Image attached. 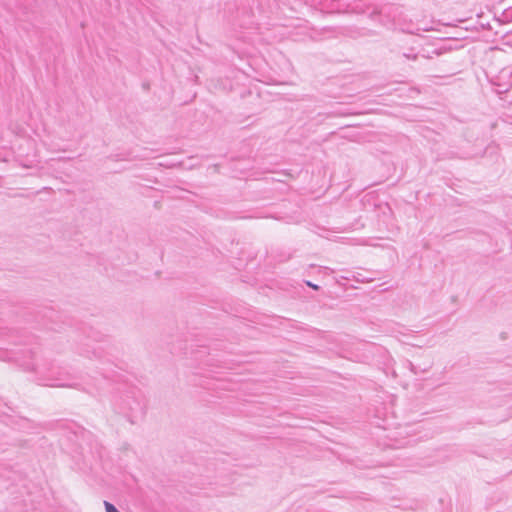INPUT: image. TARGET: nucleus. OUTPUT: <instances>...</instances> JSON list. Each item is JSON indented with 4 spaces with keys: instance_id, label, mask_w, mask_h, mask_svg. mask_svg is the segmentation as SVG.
I'll list each match as a JSON object with an SVG mask.
<instances>
[{
    "instance_id": "nucleus-1",
    "label": "nucleus",
    "mask_w": 512,
    "mask_h": 512,
    "mask_svg": "<svg viewBox=\"0 0 512 512\" xmlns=\"http://www.w3.org/2000/svg\"><path fill=\"white\" fill-rule=\"evenodd\" d=\"M21 365L29 371H34L41 376L43 385L52 387H72L71 375L54 363H43L36 365L34 362L19 360Z\"/></svg>"
},
{
    "instance_id": "nucleus-2",
    "label": "nucleus",
    "mask_w": 512,
    "mask_h": 512,
    "mask_svg": "<svg viewBox=\"0 0 512 512\" xmlns=\"http://www.w3.org/2000/svg\"><path fill=\"white\" fill-rule=\"evenodd\" d=\"M402 16V9L395 4H386L380 8H375L370 14L371 20H376L379 17V22L383 26H393Z\"/></svg>"
},
{
    "instance_id": "nucleus-3",
    "label": "nucleus",
    "mask_w": 512,
    "mask_h": 512,
    "mask_svg": "<svg viewBox=\"0 0 512 512\" xmlns=\"http://www.w3.org/2000/svg\"><path fill=\"white\" fill-rule=\"evenodd\" d=\"M326 10L330 13L348 12L349 3L347 0H329V4H326Z\"/></svg>"
},
{
    "instance_id": "nucleus-4",
    "label": "nucleus",
    "mask_w": 512,
    "mask_h": 512,
    "mask_svg": "<svg viewBox=\"0 0 512 512\" xmlns=\"http://www.w3.org/2000/svg\"><path fill=\"white\" fill-rule=\"evenodd\" d=\"M366 9L363 5L355 4L351 6L349 4V11L347 13H355V14H362L365 13Z\"/></svg>"
},
{
    "instance_id": "nucleus-5",
    "label": "nucleus",
    "mask_w": 512,
    "mask_h": 512,
    "mask_svg": "<svg viewBox=\"0 0 512 512\" xmlns=\"http://www.w3.org/2000/svg\"><path fill=\"white\" fill-rule=\"evenodd\" d=\"M106 512H120L112 503L104 501Z\"/></svg>"
},
{
    "instance_id": "nucleus-6",
    "label": "nucleus",
    "mask_w": 512,
    "mask_h": 512,
    "mask_svg": "<svg viewBox=\"0 0 512 512\" xmlns=\"http://www.w3.org/2000/svg\"><path fill=\"white\" fill-rule=\"evenodd\" d=\"M315 5L319 6L322 10H326V4H329V0H314Z\"/></svg>"
},
{
    "instance_id": "nucleus-7",
    "label": "nucleus",
    "mask_w": 512,
    "mask_h": 512,
    "mask_svg": "<svg viewBox=\"0 0 512 512\" xmlns=\"http://www.w3.org/2000/svg\"><path fill=\"white\" fill-rule=\"evenodd\" d=\"M306 284H307V286L311 287V288H312V289H314V290H318V289H319V286H318V285L313 284V283H312V282H310V281H307V282H306Z\"/></svg>"
}]
</instances>
